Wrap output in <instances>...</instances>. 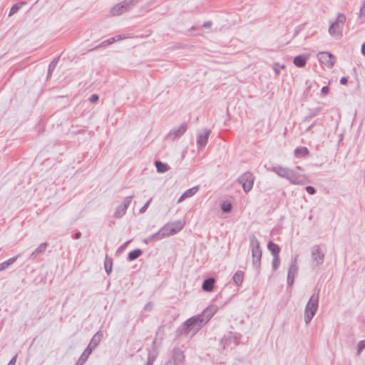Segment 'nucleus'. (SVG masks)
<instances>
[{
	"label": "nucleus",
	"mask_w": 365,
	"mask_h": 365,
	"mask_svg": "<svg viewBox=\"0 0 365 365\" xmlns=\"http://www.w3.org/2000/svg\"><path fill=\"white\" fill-rule=\"evenodd\" d=\"M184 225L185 222L182 221L167 224L158 233L155 234L153 237L155 240H160L165 237L175 235L180 232Z\"/></svg>",
	"instance_id": "f257e3e1"
},
{
	"label": "nucleus",
	"mask_w": 365,
	"mask_h": 365,
	"mask_svg": "<svg viewBox=\"0 0 365 365\" xmlns=\"http://www.w3.org/2000/svg\"><path fill=\"white\" fill-rule=\"evenodd\" d=\"M317 298L313 296L310 298L305 310V321L308 323L313 317L317 309Z\"/></svg>",
	"instance_id": "f03ea898"
},
{
	"label": "nucleus",
	"mask_w": 365,
	"mask_h": 365,
	"mask_svg": "<svg viewBox=\"0 0 365 365\" xmlns=\"http://www.w3.org/2000/svg\"><path fill=\"white\" fill-rule=\"evenodd\" d=\"M346 20V17L343 14H339L337 17L336 21L333 23L329 29L331 35L338 36L341 33L342 25Z\"/></svg>",
	"instance_id": "7ed1b4c3"
},
{
	"label": "nucleus",
	"mask_w": 365,
	"mask_h": 365,
	"mask_svg": "<svg viewBox=\"0 0 365 365\" xmlns=\"http://www.w3.org/2000/svg\"><path fill=\"white\" fill-rule=\"evenodd\" d=\"M240 181L242 185L244 190L247 192L252 188L254 177L251 173H247L241 176Z\"/></svg>",
	"instance_id": "20e7f679"
},
{
	"label": "nucleus",
	"mask_w": 365,
	"mask_h": 365,
	"mask_svg": "<svg viewBox=\"0 0 365 365\" xmlns=\"http://www.w3.org/2000/svg\"><path fill=\"white\" fill-rule=\"evenodd\" d=\"M318 58L321 63L329 68L332 67L335 63L334 57L327 52L319 53Z\"/></svg>",
	"instance_id": "39448f33"
},
{
	"label": "nucleus",
	"mask_w": 365,
	"mask_h": 365,
	"mask_svg": "<svg viewBox=\"0 0 365 365\" xmlns=\"http://www.w3.org/2000/svg\"><path fill=\"white\" fill-rule=\"evenodd\" d=\"M252 255L254 257L257 259H260L261 257V250H259V245L258 241L256 239H253L251 242Z\"/></svg>",
	"instance_id": "423d86ee"
},
{
	"label": "nucleus",
	"mask_w": 365,
	"mask_h": 365,
	"mask_svg": "<svg viewBox=\"0 0 365 365\" xmlns=\"http://www.w3.org/2000/svg\"><path fill=\"white\" fill-rule=\"evenodd\" d=\"M307 58V56H297L294 58V63L297 67H304L306 65Z\"/></svg>",
	"instance_id": "0eeeda50"
},
{
	"label": "nucleus",
	"mask_w": 365,
	"mask_h": 365,
	"mask_svg": "<svg viewBox=\"0 0 365 365\" xmlns=\"http://www.w3.org/2000/svg\"><path fill=\"white\" fill-rule=\"evenodd\" d=\"M215 279L213 278L206 279L202 284L203 290L207 292H211L213 289Z\"/></svg>",
	"instance_id": "6e6552de"
},
{
	"label": "nucleus",
	"mask_w": 365,
	"mask_h": 365,
	"mask_svg": "<svg viewBox=\"0 0 365 365\" xmlns=\"http://www.w3.org/2000/svg\"><path fill=\"white\" fill-rule=\"evenodd\" d=\"M268 249L272 252V254L274 255V257H279L280 248L277 244H275L272 242H269L268 244Z\"/></svg>",
	"instance_id": "1a4fd4ad"
},
{
	"label": "nucleus",
	"mask_w": 365,
	"mask_h": 365,
	"mask_svg": "<svg viewBox=\"0 0 365 365\" xmlns=\"http://www.w3.org/2000/svg\"><path fill=\"white\" fill-rule=\"evenodd\" d=\"M197 192V187H194L189 190H187L185 192H184L181 197L179 198L178 202L182 201L184 199L191 197L195 195Z\"/></svg>",
	"instance_id": "9d476101"
},
{
	"label": "nucleus",
	"mask_w": 365,
	"mask_h": 365,
	"mask_svg": "<svg viewBox=\"0 0 365 365\" xmlns=\"http://www.w3.org/2000/svg\"><path fill=\"white\" fill-rule=\"evenodd\" d=\"M274 170L281 177L289 178L290 172H289V170H288L286 168L279 167V168H275Z\"/></svg>",
	"instance_id": "9b49d317"
},
{
	"label": "nucleus",
	"mask_w": 365,
	"mask_h": 365,
	"mask_svg": "<svg viewBox=\"0 0 365 365\" xmlns=\"http://www.w3.org/2000/svg\"><path fill=\"white\" fill-rule=\"evenodd\" d=\"M16 260V257H12L2 263H0V271L4 270Z\"/></svg>",
	"instance_id": "f8f14e48"
},
{
	"label": "nucleus",
	"mask_w": 365,
	"mask_h": 365,
	"mask_svg": "<svg viewBox=\"0 0 365 365\" xmlns=\"http://www.w3.org/2000/svg\"><path fill=\"white\" fill-rule=\"evenodd\" d=\"M187 129V126L185 124H182L179 126V128L177 130H175L171 133L174 135V137L180 136V135L183 134Z\"/></svg>",
	"instance_id": "ddd939ff"
},
{
	"label": "nucleus",
	"mask_w": 365,
	"mask_h": 365,
	"mask_svg": "<svg viewBox=\"0 0 365 365\" xmlns=\"http://www.w3.org/2000/svg\"><path fill=\"white\" fill-rule=\"evenodd\" d=\"M155 166L158 172L160 173H165L168 170V165L163 163L160 161H157L155 163Z\"/></svg>",
	"instance_id": "4468645a"
},
{
	"label": "nucleus",
	"mask_w": 365,
	"mask_h": 365,
	"mask_svg": "<svg viewBox=\"0 0 365 365\" xmlns=\"http://www.w3.org/2000/svg\"><path fill=\"white\" fill-rule=\"evenodd\" d=\"M295 155L297 156H306L308 153V149L305 147L298 148L294 151Z\"/></svg>",
	"instance_id": "2eb2a0df"
},
{
	"label": "nucleus",
	"mask_w": 365,
	"mask_h": 365,
	"mask_svg": "<svg viewBox=\"0 0 365 365\" xmlns=\"http://www.w3.org/2000/svg\"><path fill=\"white\" fill-rule=\"evenodd\" d=\"M142 254V252L140 250H135L131 251L128 255V258L130 260H134L139 257Z\"/></svg>",
	"instance_id": "dca6fc26"
},
{
	"label": "nucleus",
	"mask_w": 365,
	"mask_h": 365,
	"mask_svg": "<svg viewBox=\"0 0 365 365\" xmlns=\"http://www.w3.org/2000/svg\"><path fill=\"white\" fill-rule=\"evenodd\" d=\"M233 279L237 285H240L243 282V274L242 272H237L234 275Z\"/></svg>",
	"instance_id": "f3484780"
},
{
	"label": "nucleus",
	"mask_w": 365,
	"mask_h": 365,
	"mask_svg": "<svg viewBox=\"0 0 365 365\" xmlns=\"http://www.w3.org/2000/svg\"><path fill=\"white\" fill-rule=\"evenodd\" d=\"M208 133L200 135L197 138V142L200 145H205L207 141Z\"/></svg>",
	"instance_id": "a211bd4d"
},
{
	"label": "nucleus",
	"mask_w": 365,
	"mask_h": 365,
	"mask_svg": "<svg viewBox=\"0 0 365 365\" xmlns=\"http://www.w3.org/2000/svg\"><path fill=\"white\" fill-rule=\"evenodd\" d=\"M130 202V198H128L125 202H124V204H123V207H122L121 209V213L120 214H118V213H116V216L117 217H119L120 215H123L125 213L127 207H128L129 204Z\"/></svg>",
	"instance_id": "6ab92c4d"
},
{
	"label": "nucleus",
	"mask_w": 365,
	"mask_h": 365,
	"mask_svg": "<svg viewBox=\"0 0 365 365\" xmlns=\"http://www.w3.org/2000/svg\"><path fill=\"white\" fill-rule=\"evenodd\" d=\"M24 3H19L14 5L9 12V16L14 14L21 6Z\"/></svg>",
	"instance_id": "aec40b11"
},
{
	"label": "nucleus",
	"mask_w": 365,
	"mask_h": 365,
	"mask_svg": "<svg viewBox=\"0 0 365 365\" xmlns=\"http://www.w3.org/2000/svg\"><path fill=\"white\" fill-rule=\"evenodd\" d=\"M232 206L230 203H224L222 205V209L224 212H229L231 210Z\"/></svg>",
	"instance_id": "412c9836"
},
{
	"label": "nucleus",
	"mask_w": 365,
	"mask_h": 365,
	"mask_svg": "<svg viewBox=\"0 0 365 365\" xmlns=\"http://www.w3.org/2000/svg\"><path fill=\"white\" fill-rule=\"evenodd\" d=\"M279 265V257H274V260H273V267L274 269H276L278 266Z\"/></svg>",
	"instance_id": "4be33fe9"
},
{
	"label": "nucleus",
	"mask_w": 365,
	"mask_h": 365,
	"mask_svg": "<svg viewBox=\"0 0 365 365\" xmlns=\"http://www.w3.org/2000/svg\"><path fill=\"white\" fill-rule=\"evenodd\" d=\"M306 190L310 195H313L315 192L314 188L313 187H312V186H307L306 187Z\"/></svg>",
	"instance_id": "5701e85b"
},
{
	"label": "nucleus",
	"mask_w": 365,
	"mask_h": 365,
	"mask_svg": "<svg viewBox=\"0 0 365 365\" xmlns=\"http://www.w3.org/2000/svg\"><path fill=\"white\" fill-rule=\"evenodd\" d=\"M98 99V96L97 95H93L90 100L91 102L94 103V102L97 101Z\"/></svg>",
	"instance_id": "b1692460"
},
{
	"label": "nucleus",
	"mask_w": 365,
	"mask_h": 365,
	"mask_svg": "<svg viewBox=\"0 0 365 365\" xmlns=\"http://www.w3.org/2000/svg\"><path fill=\"white\" fill-rule=\"evenodd\" d=\"M322 93H324V94H327V93L329 92V88H328V86H324V87L322 88Z\"/></svg>",
	"instance_id": "393cba45"
},
{
	"label": "nucleus",
	"mask_w": 365,
	"mask_h": 365,
	"mask_svg": "<svg viewBox=\"0 0 365 365\" xmlns=\"http://www.w3.org/2000/svg\"><path fill=\"white\" fill-rule=\"evenodd\" d=\"M340 83L343 85L346 84L347 83V78L346 77H342L340 80Z\"/></svg>",
	"instance_id": "a878e982"
},
{
	"label": "nucleus",
	"mask_w": 365,
	"mask_h": 365,
	"mask_svg": "<svg viewBox=\"0 0 365 365\" xmlns=\"http://www.w3.org/2000/svg\"><path fill=\"white\" fill-rule=\"evenodd\" d=\"M365 347V341H361L359 343V350H361Z\"/></svg>",
	"instance_id": "bb28decb"
},
{
	"label": "nucleus",
	"mask_w": 365,
	"mask_h": 365,
	"mask_svg": "<svg viewBox=\"0 0 365 365\" xmlns=\"http://www.w3.org/2000/svg\"><path fill=\"white\" fill-rule=\"evenodd\" d=\"M361 53L365 56V42L361 46Z\"/></svg>",
	"instance_id": "cd10ccee"
},
{
	"label": "nucleus",
	"mask_w": 365,
	"mask_h": 365,
	"mask_svg": "<svg viewBox=\"0 0 365 365\" xmlns=\"http://www.w3.org/2000/svg\"><path fill=\"white\" fill-rule=\"evenodd\" d=\"M277 69H279V67H277V68H274V70L277 72H279V71H277Z\"/></svg>",
	"instance_id": "c85d7f7f"
},
{
	"label": "nucleus",
	"mask_w": 365,
	"mask_h": 365,
	"mask_svg": "<svg viewBox=\"0 0 365 365\" xmlns=\"http://www.w3.org/2000/svg\"><path fill=\"white\" fill-rule=\"evenodd\" d=\"M277 69H279V67H277V68H274V70L277 72H279V71H277Z\"/></svg>",
	"instance_id": "c756f323"
},
{
	"label": "nucleus",
	"mask_w": 365,
	"mask_h": 365,
	"mask_svg": "<svg viewBox=\"0 0 365 365\" xmlns=\"http://www.w3.org/2000/svg\"><path fill=\"white\" fill-rule=\"evenodd\" d=\"M191 321H192V319H190V320L187 321V323H191Z\"/></svg>",
	"instance_id": "7c9ffc66"
}]
</instances>
